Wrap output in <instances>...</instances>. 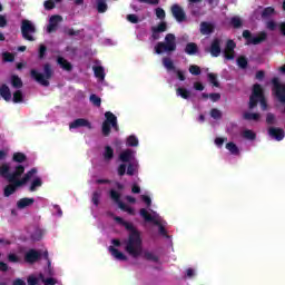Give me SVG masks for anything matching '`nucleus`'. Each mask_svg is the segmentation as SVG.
Returning <instances> with one entry per match:
<instances>
[{
	"instance_id": "obj_32",
	"label": "nucleus",
	"mask_w": 285,
	"mask_h": 285,
	"mask_svg": "<svg viewBox=\"0 0 285 285\" xmlns=\"http://www.w3.org/2000/svg\"><path fill=\"white\" fill-rule=\"evenodd\" d=\"M41 186H43V181L41 180V178L37 177L31 181L29 190L30 193H35V190H37V188H41Z\"/></svg>"
},
{
	"instance_id": "obj_45",
	"label": "nucleus",
	"mask_w": 285,
	"mask_h": 285,
	"mask_svg": "<svg viewBox=\"0 0 285 285\" xmlns=\"http://www.w3.org/2000/svg\"><path fill=\"white\" fill-rule=\"evenodd\" d=\"M41 237H43V232L39 228L35 229V232L31 234V239L33 242H40Z\"/></svg>"
},
{
	"instance_id": "obj_64",
	"label": "nucleus",
	"mask_w": 285,
	"mask_h": 285,
	"mask_svg": "<svg viewBox=\"0 0 285 285\" xmlns=\"http://www.w3.org/2000/svg\"><path fill=\"white\" fill-rule=\"evenodd\" d=\"M8 259L9 262H11L12 264H17L19 262V256H17V254H9L8 255Z\"/></svg>"
},
{
	"instance_id": "obj_47",
	"label": "nucleus",
	"mask_w": 285,
	"mask_h": 285,
	"mask_svg": "<svg viewBox=\"0 0 285 285\" xmlns=\"http://www.w3.org/2000/svg\"><path fill=\"white\" fill-rule=\"evenodd\" d=\"M189 72L190 75H194L195 77L202 75V68H199V66L197 65H191L189 66Z\"/></svg>"
},
{
	"instance_id": "obj_1",
	"label": "nucleus",
	"mask_w": 285,
	"mask_h": 285,
	"mask_svg": "<svg viewBox=\"0 0 285 285\" xmlns=\"http://www.w3.org/2000/svg\"><path fill=\"white\" fill-rule=\"evenodd\" d=\"M26 173V167L23 165H18L14 168L13 173H10V164L4 163L0 166V177L7 179L9 185L3 189L4 197H10L17 193V188H21L22 185H19V177Z\"/></svg>"
},
{
	"instance_id": "obj_18",
	"label": "nucleus",
	"mask_w": 285,
	"mask_h": 285,
	"mask_svg": "<svg viewBox=\"0 0 285 285\" xmlns=\"http://www.w3.org/2000/svg\"><path fill=\"white\" fill-rule=\"evenodd\" d=\"M33 175H37V168H31L21 179L18 178V186H26L32 179Z\"/></svg>"
},
{
	"instance_id": "obj_26",
	"label": "nucleus",
	"mask_w": 285,
	"mask_h": 285,
	"mask_svg": "<svg viewBox=\"0 0 285 285\" xmlns=\"http://www.w3.org/2000/svg\"><path fill=\"white\" fill-rule=\"evenodd\" d=\"M96 10L99 14H104L105 12H108V3L106 2V0H97Z\"/></svg>"
},
{
	"instance_id": "obj_51",
	"label": "nucleus",
	"mask_w": 285,
	"mask_h": 285,
	"mask_svg": "<svg viewBox=\"0 0 285 285\" xmlns=\"http://www.w3.org/2000/svg\"><path fill=\"white\" fill-rule=\"evenodd\" d=\"M122 226H125L126 230H129V233H140L137 228H135L132 223L125 222Z\"/></svg>"
},
{
	"instance_id": "obj_52",
	"label": "nucleus",
	"mask_w": 285,
	"mask_h": 285,
	"mask_svg": "<svg viewBox=\"0 0 285 285\" xmlns=\"http://www.w3.org/2000/svg\"><path fill=\"white\" fill-rule=\"evenodd\" d=\"M2 59H3V61L12 63V61H14V55L10 53V52H4V53H2Z\"/></svg>"
},
{
	"instance_id": "obj_38",
	"label": "nucleus",
	"mask_w": 285,
	"mask_h": 285,
	"mask_svg": "<svg viewBox=\"0 0 285 285\" xmlns=\"http://www.w3.org/2000/svg\"><path fill=\"white\" fill-rule=\"evenodd\" d=\"M12 101H13V104H21V102H23V92L21 90H16L13 92Z\"/></svg>"
},
{
	"instance_id": "obj_11",
	"label": "nucleus",
	"mask_w": 285,
	"mask_h": 285,
	"mask_svg": "<svg viewBox=\"0 0 285 285\" xmlns=\"http://www.w3.org/2000/svg\"><path fill=\"white\" fill-rule=\"evenodd\" d=\"M140 216L145 219V222H151L153 224H155V226H158L159 233L164 237H168V232L166 230V227H164L161 223H159V220H156L155 216L150 215V213H148L146 208L140 209Z\"/></svg>"
},
{
	"instance_id": "obj_29",
	"label": "nucleus",
	"mask_w": 285,
	"mask_h": 285,
	"mask_svg": "<svg viewBox=\"0 0 285 285\" xmlns=\"http://www.w3.org/2000/svg\"><path fill=\"white\" fill-rule=\"evenodd\" d=\"M115 157V149L110 146L105 147L104 159L105 161H111Z\"/></svg>"
},
{
	"instance_id": "obj_57",
	"label": "nucleus",
	"mask_w": 285,
	"mask_h": 285,
	"mask_svg": "<svg viewBox=\"0 0 285 285\" xmlns=\"http://www.w3.org/2000/svg\"><path fill=\"white\" fill-rule=\"evenodd\" d=\"M266 28H267V30H271L273 32V31L277 30V22L269 20L266 23Z\"/></svg>"
},
{
	"instance_id": "obj_61",
	"label": "nucleus",
	"mask_w": 285,
	"mask_h": 285,
	"mask_svg": "<svg viewBox=\"0 0 285 285\" xmlns=\"http://www.w3.org/2000/svg\"><path fill=\"white\" fill-rule=\"evenodd\" d=\"M224 57L225 59H227V61H233V59H235V51L234 52L224 51Z\"/></svg>"
},
{
	"instance_id": "obj_23",
	"label": "nucleus",
	"mask_w": 285,
	"mask_h": 285,
	"mask_svg": "<svg viewBox=\"0 0 285 285\" xmlns=\"http://www.w3.org/2000/svg\"><path fill=\"white\" fill-rule=\"evenodd\" d=\"M109 252L119 262H128V256L121 253L119 249L115 248L114 246H109Z\"/></svg>"
},
{
	"instance_id": "obj_40",
	"label": "nucleus",
	"mask_w": 285,
	"mask_h": 285,
	"mask_svg": "<svg viewBox=\"0 0 285 285\" xmlns=\"http://www.w3.org/2000/svg\"><path fill=\"white\" fill-rule=\"evenodd\" d=\"M207 79L209 83H212L215 88H219V81L217 80V75L216 73H208Z\"/></svg>"
},
{
	"instance_id": "obj_43",
	"label": "nucleus",
	"mask_w": 285,
	"mask_h": 285,
	"mask_svg": "<svg viewBox=\"0 0 285 285\" xmlns=\"http://www.w3.org/2000/svg\"><path fill=\"white\" fill-rule=\"evenodd\" d=\"M127 146H129L131 148L139 146V139H137L136 136H129L127 138Z\"/></svg>"
},
{
	"instance_id": "obj_44",
	"label": "nucleus",
	"mask_w": 285,
	"mask_h": 285,
	"mask_svg": "<svg viewBox=\"0 0 285 285\" xmlns=\"http://www.w3.org/2000/svg\"><path fill=\"white\" fill-rule=\"evenodd\" d=\"M272 14H275V9L273 7H266L262 12V18L268 19Z\"/></svg>"
},
{
	"instance_id": "obj_41",
	"label": "nucleus",
	"mask_w": 285,
	"mask_h": 285,
	"mask_svg": "<svg viewBox=\"0 0 285 285\" xmlns=\"http://www.w3.org/2000/svg\"><path fill=\"white\" fill-rule=\"evenodd\" d=\"M243 117L247 121H259L261 116H259V114L245 112Z\"/></svg>"
},
{
	"instance_id": "obj_25",
	"label": "nucleus",
	"mask_w": 285,
	"mask_h": 285,
	"mask_svg": "<svg viewBox=\"0 0 285 285\" xmlns=\"http://www.w3.org/2000/svg\"><path fill=\"white\" fill-rule=\"evenodd\" d=\"M35 204V198H21L17 203V207L20 210H23V208H28V206H32Z\"/></svg>"
},
{
	"instance_id": "obj_37",
	"label": "nucleus",
	"mask_w": 285,
	"mask_h": 285,
	"mask_svg": "<svg viewBox=\"0 0 285 285\" xmlns=\"http://www.w3.org/2000/svg\"><path fill=\"white\" fill-rule=\"evenodd\" d=\"M237 66L242 68V70H246L248 68V59L245 56H240L237 58Z\"/></svg>"
},
{
	"instance_id": "obj_54",
	"label": "nucleus",
	"mask_w": 285,
	"mask_h": 285,
	"mask_svg": "<svg viewBox=\"0 0 285 285\" xmlns=\"http://www.w3.org/2000/svg\"><path fill=\"white\" fill-rule=\"evenodd\" d=\"M210 117H213V119H222V111L217 108H214L210 110Z\"/></svg>"
},
{
	"instance_id": "obj_55",
	"label": "nucleus",
	"mask_w": 285,
	"mask_h": 285,
	"mask_svg": "<svg viewBox=\"0 0 285 285\" xmlns=\"http://www.w3.org/2000/svg\"><path fill=\"white\" fill-rule=\"evenodd\" d=\"M127 21L129 23H139V17L135 13L127 14Z\"/></svg>"
},
{
	"instance_id": "obj_33",
	"label": "nucleus",
	"mask_w": 285,
	"mask_h": 285,
	"mask_svg": "<svg viewBox=\"0 0 285 285\" xmlns=\"http://www.w3.org/2000/svg\"><path fill=\"white\" fill-rule=\"evenodd\" d=\"M163 66L167 69V70H173L174 72L177 70L175 68V62H173V60L168 57L163 58Z\"/></svg>"
},
{
	"instance_id": "obj_13",
	"label": "nucleus",
	"mask_w": 285,
	"mask_h": 285,
	"mask_svg": "<svg viewBox=\"0 0 285 285\" xmlns=\"http://www.w3.org/2000/svg\"><path fill=\"white\" fill-rule=\"evenodd\" d=\"M70 130L77 128H88V130H92V122L86 118H77L72 122L69 124Z\"/></svg>"
},
{
	"instance_id": "obj_53",
	"label": "nucleus",
	"mask_w": 285,
	"mask_h": 285,
	"mask_svg": "<svg viewBox=\"0 0 285 285\" xmlns=\"http://www.w3.org/2000/svg\"><path fill=\"white\" fill-rule=\"evenodd\" d=\"M156 17L157 19H166V11L163 8H156Z\"/></svg>"
},
{
	"instance_id": "obj_39",
	"label": "nucleus",
	"mask_w": 285,
	"mask_h": 285,
	"mask_svg": "<svg viewBox=\"0 0 285 285\" xmlns=\"http://www.w3.org/2000/svg\"><path fill=\"white\" fill-rule=\"evenodd\" d=\"M89 101L92 104V106H96V108H101V99L99 96L91 94L89 97Z\"/></svg>"
},
{
	"instance_id": "obj_50",
	"label": "nucleus",
	"mask_w": 285,
	"mask_h": 285,
	"mask_svg": "<svg viewBox=\"0 0 285 285\" xmlns=\"http://www.w3.org/2000/svg\"><path fill=\"white\" fill-rule=\"evenodd\" d=\"M242 19L239 17H233L230 19V26H233V28H239L242 26Z\"/></svg>"
},
{
	"instance_id": "obj_63",
	"label": "nucleus",
	"mask_w": 285,
	"mask_h": 285,
	"mask_svg": "<svg viewBox=\"0 0 285 285\" xmlns=\"http://www.w3.org/2000/svg\"><path fill=\"white\" fill-rule=\"evenodd\" d=\"M27 282H28V285H37V284H39V278H37L35 276H29Z\"/></svg>"
},
{
	"instance_id": "obj_10",
	"label": "nucleus",
	"mask_w": 285,
	"mask_h": 285,
	"mask_svg": "<svg viewBox=\"0 0 285 285\" xmlns=\"http://www.w3.org/2000/svg\"><path fill=\"white\" fill-rule=\"evenodd\" d=\"M21 32L23 39L27 41H35V37H32V35L37 32V28H35V24H32L30 20H22Z\"/></svg>"
},
{
	"instance_id": "obj_62",
	"label": "nucleus",
	"mask_w": 285,
	"mask_h": 285,
	"mask_svg": "<svg viewBox=\"0 0 285 285\" xmlns=\"http://www.w3.org/2000/svg\"><path fill=\"white\" fill-rule=\"evenodd\" d=\"M42 282L45 283V285H56L57 284V279L49 277V278H42Z\"/></svg>"
},
{
	"instance_id": "obj_31",
	"label": "nucleus",
	"mask_w": 285,
	"mask_h": 285,
	"mask_svg": "<svg viewBox=\"0 0 285 285\" xmlns=\"http://www.w3.org/2000/svg\"><path fill=\"white\" fill-rule=\"evenodd\" d=\"M142 257L147 262H155V263L159 262V256L155 255V253L153 252H148V250L144 252Z\"/></svg>"
},
{
	"instance_id": "obj_49",
	"label": "nucleus",
	"mask_w": 285,
	"mask_h": 285,
	"mask_svg": "<svg viewBox=\"0 0 285 285\" xmlns=\"http://www.w3.org/2000/svg\"><path fill=\"white\" fill-rule=\"evenodd\" d=\"M266 124H267L268 126H273V125L276 124L275 114L268 112V114L266 115Z\"/></svg>"
},
{
	"instance_id": "obj_60",
	"label": "nucleus",
	"mask_w": 285,
	"mask_h": 285,
	"mask_svg": "<svg viewBox=\"0 0 285 285\" xmlns=\"http://www.w3.org/2000/svg\"><path fill=\"white\" fill-rule=\"evenodd\" d=\"M127 175H129V177H132L135 175V165H132L131 163H129L127 166Z\"/></svg>"
},
{
	"instance_id": "obj_24",
	"label": "nucleus",
	"mask_w": 285,
	"mask_h": 285,
	"mask_svg": "<svg viewBox=\"0 0 285 285\" xmlns=\"http://www.w3.org/2000/svg\"><path fill=\"white\" fill-rule=\"evenodd\" d=\"M215 32V24L203 21L200 22V35H213Z\"/></svg>"
},
{
	"instance_id": "obj_30",
	"label": "nucleus",
	"mask_w": 285,
	"mask_h": 285,
	"mask_svg": "<svg viewBox=\"0 0 285 285\" xmlns=\"http://www.w3.org/2000/svg\"><path fill=\"white\" fill-rule=\"evenodd\" d=\"M176 95L181 97V99H190V91L184 87H179L176 89Z\"/></svg>"
},
{
	"instance_id": "obj_8",
	"label": "nucleus",
	"mask_w": 285,
	"mask_h": 285,
	"mask_svg": "<svg viewBox=\"0 0 285 285\" xmlns=\"http://www.w3.org/2000/svg\"><path fill=\"white\" fill-rule=\"evenodd\" d=\"M243 38L247 41V46H259V43H264V41L268 39V33H266V31H261L257 37H255L250 30H244Z\"/></svg>"
},
{
	"instance_id": "obj_3",
	"label": "nucleus",
	"mask_w": 285,
	"mask_h": 285,
	"mask_svg": "<svg viewBox=\"0 0 285 285\" xmlns=\"http://www.w3.org/2000/svg\"><path fill=\"white\" fill-rule=\"evenodd\" d=\"M30 75L37 83H40V86H45V88H48L50 86L49 79H52L55 75V70H52V65L49 62L43 65V73L37 71V69H31Z\"/></svg>"
},
{
	"instance_id": "obj_12",
	"label": "nucleus",
	"mask_w": 285,
	"mask_h": 285,
	"mask_svg": "<svg viewBox=\"0 0 285 285\" xmlns=\"http://www.w3.org/2000/svg\"><path fill=\"white\" fill-rule=\"evenodd\" d=\"M170 12H171V17H174V19L178 22V23H184V21L187 20L186 17V11L184 10V8L181 6H179L178 3H175L170 7Z\"/></svg>"
},
{
	"instance_id": "obj_9",
	"label": "nucleus",
	"mask_w": 285,
	"mask_h": 285,
	"mask_svg": "<svg viewBox=\"0 0 285 285\" xmlns=\"http://www.w3.org/2000/svg\"><path fill=\"white\" fill-rule=\"evenodd\" d=\"M109 197L112 202H115V204L118 205V208H120V210H124V213H128L129 215L135 214V210L131 207L121 202V194H119V191L111 189L109 191Z\"/></svg>"
},
{
	"instance_id": "obj_22",
	"label": "nucleus",
	"mask_w": 285,
	"mask_h": 285,
	"mask_svg": "<svg viewBox=\"0 0 285 285\" xmlns=\"http://www.w3.org/2000/svg\"><path fill=\"white\" fill-rule=\"evenodd\" d=\"M0 97H2V99H4V101H11L12 92L10 91V87H8V85L2 83L0 86Z\"/></svg>"
},
{
	"instance_id": "obj_36",
	"label": "nucleus",
	"mask_w": 285,
	"mask_h": 285,
	"mask_svg": "<svg viewBox=\"0 0 285 285\" xmlns=\"http://www.w3.org/2000/svg\"><path fill=\"white\" fill-rule=\"evenodd\" d=\"M243 137L244 139H248L249 141H255V139H257V134H255L250 129H246L243 131Z\"/></svg>"
},
{
	"instance_id": "obj_14",
	"label": "nucleus",
	"mask_w": 285,
	"mask_h": 285,
	"mask_svg": "<svg viewBox=\"0 0 285 285\" xmlns=\"http://www.w3.org/2000/svg\"><path fill=\"white\" fill-rule=\"evenodd\" d=\"M63 21V17L56 14L51 16L49 19V24L47 26V32L49 35H52V32H57V29L59 28V23Z\"/></svg>"
},
{
	"instance_id": "obj_19",
	"label": "nucleus",
	"mask_w": 285,
	"mask_h": 285,
	"mask_svg": "<svg viewBox=\"0 0 285 285\" xmlns=\"http://www.w3.org/2000/svg\"><path fill=\"white\" fill-rule=\"evenodd\" d=\"M135 158V155L132 153V149H126L119 155L120 161L122 164H130V161Z\"/></svg>"
},
{
	"instance_id": "obj_28",
	"label": "nucleus",
	"mask_w": 285,
	"mask_h": 285,
	"mask_svg": "<svg viewBox=\"0 0 285 285\" xmlns=\"http://www.w3.org/2000/svg\"><path fill=\"white\" fill-rule=\"evenodd\" d=\"M94 73L97 79L105 80L106 79V70L101 66L94 67Z\"/></svg>"
},
{
	"instance_id": "obj_46",
	"label": "nucleus",
	"mask_w": 285,
	"mask_h": 285,
	"mask_svg": "<svg viewBox=\"0 0 285 285\" xmlns=\"http://www.w3.org/2000/svg\"><path fill=\"white\" fill-rule=\"evenodd\" d=\"M235 48H237V45L235 43V40H227L224 51L235 52Z\"/></svg>"
},
{
	"instance_id": "obj_4",
	"label": "nucleus",
	"mask_w": 285,
	"mask_h": 285,
	"mask_svg": "<svg viewBox=\"0 0 285 285\" xmlns=\"http://www.w3.org/2000/svg\"><path fill=\"white\" fill-rule=\"evenodd\" d=\"M259 102L263 110H266L268 105L266 104V98L264 97V89L262 88V85L255 83L253 86L252 95L249 96V110L257 108V104Z\"/></svg>"
},
{
	"instance_id": "obj_21",
	"label": "nucleus",
	"mask_w": 285,
	"mask_h": 285,
	"mask_svg": "<svg viewBox=\"0 0 285 285\" xmlns=\"http://www.w3.org/2000/svg\"><path fill=\"white\" fill-rule=\"evenodd\" d=\"M185 53L189 55V57L199 55V46H197V43H195V42H188L185 46Z\"/></svg>"
},
{
	"instance_id": "obj_27",
	"label": "nucleus",
	"mask_w": 285,
	"mask_h": 285,
	"mask_svg": "<svg viewBox=\"0 0 285 285\" xmlns=\"http://www.w3.org/2000/svg\"><path fill=\"white\" fill-rule=\"evenodd\" d=\"M11 86L12 88H16L17 90H19L23 88V80H21L19 76L13 75L11 76Z\"/></svg>"
},
{
	"instance_id": "obj_5",
	"label": "nucleus",
	"mask_w": 285,
	"mask_h": 285,
	"mask_svg": "<svg viewBox=\"0 0 285 285\" xmlns=\"http://www.w3.org/2000/svg\"><path fill=\"white\" fill-rule=\"evenodd\" d=\"M154 50L156 55H164V52L170 55V52H175L177 50V37H175V33H167L165 42H157Z\"/></svg>"
},
{
	"instance_id": "obj_59",
	"label": "nucleus",
	"mask_w": 285,
	"mask_h": 285,
	"mask_svg": "<svg viewBox=\"0 0 285 285\" xmlns=\"http://www.w3.org/2000/svg\"><path fill=\"white\" fill-rule=\"evenodd\" d=\"M56 4L53 0L45 1V10H55Z\"/></svg>"
},
{
	"instance_id": "obj_48",
	"label": "nucleus",
	"mask_w": 285,
	"mask_h": 285,
	"mask_svg": "<svg viewBox=\"0 0 285 285\" xmlns=\"http://www.w3.org/2000/svg\"><path fill=\"white\" fill-rule=\"evenodd\" d=\"M151 29H154L155 32H166V30H168V24L166 22H160L157 27H153Z\"/></svg>"
},
{
	"instance_id": "obj_56",
	"label": "nucleus",
	"mask_w": 285,
	"mask_h": 285,
	"mask_svg": "<svg viewBox=\"0 0 285 285\" xmlns=\"http://www.w3.org/2000/svg\"><path fill=\"white\" fill-rule=\"evenodd\" d=\"M46 52H48V47H46L45 45H40L38 52L39 59H43V57H46Z\"/></svg>"
},
{
	"instance_id": "obj_35",
	"label": "nucleus",
	"mask_w": 285,
	"mask_h": 285,
	"mask_svg": "<svg viewBox=\"0 0 285 285\" xmlns=\"http://www.w3.org/2000/svg\"><path fill=\"white\" fill-rule=\"evenodd\" d=\"M226 149L230 151V155H239V147L233 141L226 144Z\"/></svg>"
},
{
	"instance_id": "obj_6",
	"label": "nucleus",
	"mask_w": 285,
	"mask_h": 285,
	"mask_svg": "<svg viewBox=\"0 0 285 285\" xmlns=\"http://www.w3.org/2000/svg\"><path fill=\"white\" fill-rule=\"evenodd\" d=\"M111 128L119 132V125L117 124V116L111 111L105 112V121L102 122V135L104 137H110Z\"/></svg>"
},
{
	"instance_id": "obj_2",
	"label": "nucleus",
	"mask_w": 285,
	"mask_h": 285,
	"mask_svg": "<svg viewBox=\"0 0 285 285\" xmlns=\"http://www.w3.org/2000/svg\"><path fill=\"white\" fill-rule=\"evenodd\" d=\"M125 250L134 259L144 255V240L141 239V233H129L128 238L124 240Z\"/></svg>"
},
{
	"instance_id": "obj_16",
	"label": "nucleus",
	"mask_w": 285,
	"mask_h": 285,
	"mask_svg": "<svg viewBox=\"0 0 285 285\" xmlns=\"http://www.w3.org/2000/svg\"><path fill=\"white\" fill-rule=\"evenodd\" d=\"M267 132L272 139H275V141H283L285 137V131L284 129L279 127H269L267 129Z\"/></svg>"
},
{
	"instance_id": "obj_20",
	"label": "nucleus",
	"mask_w": 285,
	"mask_h": 285,
	"mask_svg": "<svg viewBox=\"0 0 285 285\" xmlns=\"http://www.w3.org/2000/svg\"><path fill=\"white\" fill-rule=\"evenodd\" d=\"M57 63L62 68V70H66L67 72H72V63L68 61L66 58L58 56L57 57Z\"/></svg>"
},
{
	"instance_id": "obj_15",
	"label": "nucleus",
	"mask_w": 285,
	"mask_h": 285,
	"mask_svg": "<svg viewBox=\"0 0 285 285\" xmlns=\"http://www.w3.org/2000/svg\"><path fill=\"white\" fill-rule=\"evenodd\" d=\"M42 254L37 250V249H29L26 254H24V262H27V264H37V262H39V259H41Z\"/></svg>"
},
{
	"instance_id": "obj_34",
	"label": "nucleus",
	"mask_w": 285,
	"mask_h": 285,
	"mask_svg": "<svg viewBox=\"0 0 285 285\" xmlns=\"http://www.w3.org/2000/svg\"><path fill=\"white\" fill-rule=\"evenodd\" d=\"M28 159V157L26 156V154L23 153H14L12 156V160L16 161V164H23V161H26Z\"/></svg>"
},
{
	"instance_id": "obj_17",
	"label": "nucleus",
	"mask_w": 285,
	"mask_h": 285,
	"mask_svg": "<svg viewBox=\"0 0 285 285\" xmlns=\"http://www.w3.org/2000/svg\"><path fill=\"white\" fill-rule=\"evenodd\" d=\"M209 53L212 57H219L222 55V39L214 38L210 47H209Z\"/></svg>"
},
{
	"instance_id": "obj_58",
	"label": "nucleus",
	"mask_w": 285,
	"mask_h": 285,
	"mask_svg": "<svg viewBox=\"0 0 285 285\" xmlns=\"http://www.w3.org/2000/svg\"><path fill=\"white\" fill-rule=\"evenodd\" d=\"M126 164H120L117 168V173L119 175V177H124V175H126Z\"/></svg>"
},
{
	"instance_id": "obj_7",
	"label": "nucleus",
	"mask_w": 285,
	"mask_h": 285,
	"mask_svg": "<svg viewBox=\"0 0 285 285\" xmlns=\"http://www.w3.org/2000/svg\"><path fill=\"white\" fill-rule=\"evenodd\" d=\"M272 95L285 106V83H282L277 77L272 79Z\"/></svg>"
},
{
	"instance_id": "obj_42",
	"label": "nucleus",
	"mask_w": 285,
	"mask_h": 285,
	"mask_svg": "<svg viewBox=\"0 0 285 285\" xmlns=\"http://www.w3.org/2000/svg\"><path fill=\"white\" fill-rule=\"evenodd\" d=\"M101 199V190H96L92 193L91 202L97 207L99 206V200Z\"/></svg>"
}]
</instances>
